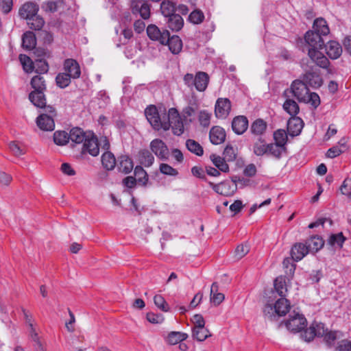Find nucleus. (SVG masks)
<instances>
[{
    "instance_id": "1",
    "label": "nucleus",
    "mask_w": 351,
    "mask_h": 351,
    "mask_svg": "<svg viewBox=\"0 0 351 351\" xmlns=\"http://www.w3.org/2000/svg\"><path fill=\"white\" fill-rule=\"evenodd\" d=\"M304 40L308 56L311 61L321 68H328L330 62L319 51L324 45L322 35L313 30H310L306 33Z\"/></svg>"
},
{
    "instance_id": "2",
    "label": "nucleus",
    "mask_w": 351,
    "mask_h": 351,
    "mask_svg": "<svg viewBox=\"0 0 351 351\" xmlns=\"http://www.w3.org/2000/svg\"><path fill=\"white\" fill-rule=\"evenodd\" d=\"M288 93H292L293 95L300 102L310 104L314 108H317L320 104L319 95L315 93H309L306 84L300 80H294L289 89H287L284 94L287 97Z\"/></svg>"
},
{
    "instance_id": "3",
    "label": "nucleus",
    "mask_w": 351,
    "mask_h": 351,
    "mask_svg": "<svg viewBox=\"0 0 351 351\" xmlns=\"http://www.w3.org/2000/svg\"><path fill=\"white\" fill-rule=\"evenodd\" d=\"M340 333L337 331H328L325 328L322 323L313 322L308 328H306L301 334V337L305 341L309 342L315 337H324L326 342L332 345L335 341L339 339Z\"/></svg>"
},
{
    "instance_id": "4",
    "label": "nucleus",
    "mask_w": 351,
    "mask_h": 351,
    "mask_svg": "<svg viewBox=\"0 0 351 351\" xmlns=\"http://www.w3.org/2000/svg\"><path fill=\"white\" fill-rule=\"evenodd\" d=\"M39 5L37 3L27 1L22 5L19 10L21 18L25 19L29 28L40 30L45 24L43 19L38 15Z\"/></svg>"
},
{
    "instance_id": "5",
    "label": "nucleus",
    "mask_w": 351,
    "mask_h": 351,
    "mask_svg": "<svg viewBox=\"0 0 351 351\" xmlns=\"http://www.w3.org/2000/svg\"><path fill=\"white\" fill-rule=\"evenodd\" d=\"M183 80L184 84L189 88H195L197 91L204 92L208 86L209 76L205 72L199 71L195 75L192 73H186Z\"/></svg>"
},
{
    "instance_id": "6",
    "label": "nucleus",
    "mask_w": 351,
    "mask_h": 351,
    "mask_svg": "<svg viewBox=\"0 0 351 351\" xmlns=\"http://www.w3.org/2000/svg\"><path fill=\"white\" fill-rule=\"evenodd\" d=\"M290 308V304L285 298L278 299L274 305L273 304H267L264 308L263 312L265 316L272 317L275 315H285Z\"/></svg>"
},
{
    "instance_id": "7",
    "label": "nucleus",
    "mask_w": 351,
    "mask_h": 351,
    "mask_svg": "<svg viewBox=\"0 0 351 351\" xmlns=\"http://www.w3.org/2000/svg\"><path fill=\"white\" fill-rule=\"evenodd\" d=\"M46 113L41 114L36 119V124L38 127L44 131H52L55 128V123L53 116H55V109L52 106H48L45 107Z\"/></svg>"
},
{
    "instance_id": "8",
    "label": "nucleus",
    "mask_w": 351,
    "mask_h": 351,
    "mask_svg": "<svg viewBox=\"0 0 351 351\" xmlns=\"http://www.w3.org/2000/svg\"><path fill=\"white\" fill-rule=\"evenodd\" d=\"M145 117L151 124V125L156 130H159L162 129L166 131L170 128V123L169 122H162L158 115L157 109L154 106H150L145 110Z\"/></svg>"
},
{
    "instance_id": "9",
    "label": "nucleus",
    "mask_w": 351,
    "mask_h": 351,
    "mask_svg": "<svg viewBox=\"0 0 351 351\" xmlns=\"http://www.w3.org/2000/svg\"><path fill=\"white\" fill-rule=\"evenodd\" d=\"M307 324L306 319L302 314L293 312L290 314L285 325L288 330L293 332H300Z\"/></svg>"
},
{
    "instance_id": "10",
    "label": "nucleus",
    "mask_w": 351,
    "mask_h": 351,
    "mask_svg": "<svg viewBox=\"0 0 351 351\" xmlns=\"http://www.w3.org/2000/svg\"><path fill=\"white\" fill-rule=\"evenodd\" d=\"M168 121L170 123L173 133L175 135L180 136L184 132V124L182 117L178 110L171 108L168 110Z\"/></svg>"
},
{
    "instance_id": "11",
    "label": "nucleus",
    "mask_w": 351,
    "mask_h": 351,
    "mask_svg": "<svg viewBox=\"0 0 351 351\" xmlns=\"http://www.w3.org/2000/svg\"><path fill=\"white\" fill-rule=\"evenodd\" d=\"M209 185L217 193L224 196L232 195L237 189V184L233 181H225L217 184L209 182Z\"/></svg>"
},
{
    "instance_id": "12",
    "label": "nucleus",
    "mask_w": 351,
    "mask_h": 351,
    "mask_svg": "<svg viewBox=\"0 0 351 351\" xmlns=\"http://www.w3.org/2000/svg\"><path fill=\"white\" fill-rule=\"evenodd\" d=\"M147 34L151 40L158 41L162 45H165L169 40V32L167 30L161 32L155 25L152 24L147 26Z\"/></svg>"
},
{
    "instance_id": "13",
    "label": "nucleus",
    "mask_w": 351,
    "mask_h": 351,
    "mask_svg": "<svg viewBox=\"0 0 351 351\" xmlns=\"http://www.w3.org/2000/svg\"><path fill=\"white\" fill-rule=\"evenodd\" d=\"M150 149L158 158L161 160L168 159L169 151L166 144L162 140L156 138L152 141Z\"/></svg>"
},
{
    "instance_id": "14",
    "label": "nucleus",
    "mask_w": 351,
    "mask_h": 351,
    "mask_svg": "<svg viewBox=\"0 0 351 351\" xmlns=\"http://www.w3.org/2000/svg\"><path fill=\"white\" fill-rule=\"evenodd\" d=\"M83 153H88L93 156H97L99 153L97 138L93 132L88 133V136L82 147Z\"/></svg>"
},
{
    "instance_id": "15",
    "label": "nucleus",
    "mask_w": 351,
    "mask_h": 351,
    "mask_svg": "<svg viewBox=\"0 0 351 351\" xmlns=\"http://www.w3.org/2000/svg\"><path fill=\"white\" fill-rule=\"evenodd\" d=\"M231 110V104L226 98H219L215 104V113L217 118L225 119Z\"/></svg>"
},
{
    "instance_id": "16",
    "label": "nucleus",
    "mask_w": 351,
    "mask_h": 351,
    "mask_svg": "<svg viewBox=\"0 0 351 351\" xmlns=\"http://www.w3.org/2000/svg\"><path fill=\"white\" fill-rule=\"evenodd\" d=\"M303 80L306 84L315 88L320 87L323 84L318 70L306 72L303 76Z\"/></svg>"
},
{
    "instance_id": "17",
    "label": "nucleus",
    "mask_w": 351,
    "mask_h": 351,
    "mask_svg": "<svg viewBox=\"0 0 351 351\" xmlns=\"http://www.w3.org/2000/svg\"><path fill=\"white\" fill-rule=\"evenodd\" d=\"M304 127V123L302 119L298 117H291L287 123V131L289 135L292 136H298L300 134Z\"/></svg>"
},
{
    "instance_id": "18",
    "label": "nucleus",
    "mask_w": 351,
    "mask_h": 351,
    "mask_svg": "<svg viewBox=\"0 0 351 351\" xmlns=\"http://www.w3.org/2000/svg\"><path fill=\"white\" fill-rule=\"evenodd\" d=\"M64 69L73 79L80 77L81 74L78 62L73 59H66L64 62Z\"/></svg>"
},
{
    "instance_id": "19",
    "label": "nucleus",
    "mask_w": 351,
    "mask_h": 351,
    "mask_svg": "<svg viewBox=\"0 0 351 351\" xmlns=\"http://www.w3.org/2000/svg\"><path fill=\"white\" fill-rule=\"evenodd\" d=\"M327 55L331 59H337L342 53V47L340 44L335 40H330L325 45Z\"/></svg>"
},
{
    "instance_id": "20",
    "label": "nucleus",
    "mask_w": 351,
    "mask_h": 351,
    "mask_svg": "<svg viewBox=\"0 0 351 351\" xmlns=\"http://www.w3.org/2000/svg\"><path fill=\"white\" fill-rule=\"evenodd\" d=\"M210 142L214 145H219L224 142L226 139V132L224 130L219 126L213 127L209 133Z\"/></svg>"
},
{
    "instance_id": "21",
    "label": "nucleus",
    "mask_w": 351,
    "mask_h": 351,
    "mask_svg": "<svg viewBox=\"0 0 351 351\" xmlns=\"http://www.w3.org/2000/svg\"><path fill=\"white\" fill-rule=\"evenodd\" d=\"M248 126V121L245 117L239 116L235 117L232 122V128L237 134H242L245 132Z\"/></svg>"
},
{
    "instance_id": "22",
    "label": "nucleus",
    "mask_w": 351,
    "mask_h": 351,
    "mask_svg": "<svg viewBox=\"0 0 351 351\" xmlns=\"http://www.w3.org/2000/svg\"><path fill=\"white\" fill-rule=\"evenodd\" d=\"M90 132H84L79 128H74L71 130L69 135L70 141L75 144L84 143Z\"/></svg>"
},
{
    "instance_id": "23",
    "label": "nucleus",
    "mask_w": 351,
    "mask_h": 351,
    "mask_svg": "<svg viewBox=\"0 0 351 351\" xmlns=\"http://www.w3.org/2000/svg\"><path fill=\"white\" fill-rule=\"evenodd\" d=\"M117 167L119 171L127 174L133 169L134 164L129 156L123 155L119 157Z\"/></svg>"
},
{
    "instance_id": "24",
    "label": "nucleus",
    "mask_w": 351,
    "mask_h": 351,
    "mask_svg": "<svg viewBox=\"0 0 351 351\" xmlns=\"http://www.w3.org/2000/svg\"><path fill=\"white\" fill-rule=\"evenodd\" d=\"M308 247L302 243H296L291 249L292 258L295 261L302 260L308 253Z\"/></svg>"
},
{
    "instance_id": "25",
    "label": "nucleus",
    "mask_w": 351,
    "mask_h": 351,
    "mask_svg": "<svg viewBox=\"0 0 351 351\" xmlns=\"http://www.w3.org/2000/svg\"><path fill=\"white\" fill-rule=\"evenodd\" d=\"M168 27L173 31L180 30L184 25V21L180 14H175L168 16Z\"/></svg>"
},
{
    "instance_id": "26",
    "label": "nucleus",
    "mask_w": 351,
    "mask_h": 351,
    "mask_svg": "<svg viewBox=\"0 0 351 351\" xmlns=\"http://www.w3.org/2000/svg\"><path fill=\"white\" fill-rule=\"evenodd\" d=\"M324 242L321 237L314 236L307 240L306 246L309 252H317L324 246Z\"/></svg>"
},
{
    "instance_id": "27",
    "label": "nucleus",
    "mask_w": 351,
    "mask_h": 351,
    "mask_svg": "<svg viewBox=\"0 0 351 351\" xmlns=\"http://www.w3.org/2000/svg\"><path fill=\"white\" fill-rule=\"evenodd\" d=\"M36 45V38L32 32H27L23 34L22 37V46L27 50L33 49Z\"/></svg>"
},
{
    "instance_id": "28",
    "label": "nucleus",
    "mask_w": 351,
    "mask_h": 351,
    "mask_svg": "<svg viewBox=\"0 0 351 351\" xmlns=\"http://www.w3.org/2000/svg\"><path fill=\"white\" fill-rule=\"evenodd\" d=\"M282 107L284 110L291 115V117H295L300 111V108L297 102L289 98L285 100Z\"/></svg>"
},
{
    "instance_id": "29",
    "label": "nucleus",
    "mask_w": 351,
    "mask_h": 351,
    "mask_svg": "<svg viewBox=\"0 0 351 351\" xmlns=\"http://www.w3.org/2000/svg\"><path fill=\"white\" fill-rule=\"evenodd\" d=\"M168 44L169 50L173 54H178L180 52L182 48V42L179 36H173L172 37L169 36L166 44Z\"/></svg>"
},
{
    "instance_id": "30",
    "label": "nucleus",
    "mask_w": 351,
    "mask_h": 351,
    "mask_svg": "<svg viewBox=\"0 0 351 351\" xmlns=\"http://www.w3.org/2000/svg\"><path fill=\"white\" fill-rule=\"evenodd\" d=\"M267 147L268 143L263 138L260 137L254 143L253 152L256 156H261L267 154Z\"/></svg>"
},
{
    "instance_id": "31",
    "label": "nucleus",
    "mask_w": 351,
    "mask_h": 351,
    "mask_svg": "<svg viewBox=\"0 0 351 351\" xmlns=\"http://www.w3.org/2000/svg\"><path fill=\"white\" fill-rule=\"evenodd\" d=\"M101 162L103 167L107 170H112L117 164L114 156L110 152L103 154Z\"/></svg>"
},
{
    "instance_id": "32",
    "label": "nucleus",
    "mask_w": 351,
    "mask_h": 351,
    "mask_svg": "<svg viewBox=\"0 0 351 351\" xmlns=\"http://www.w3.org/2000/svg\"><path fill=\"white\" fill-rule=\"evenodd\" d=\"M285 147H282L278 143H268L266 155H269L278 159L281 157L282 154L285 152Z\"/></svg>"
},
{
    "instance_id": "33",
    "label": "nucleus",
    "mask_w": 351,
    "mask_h": 351,
    "mask_svg": "<svg viewBox=\"0 0 351 351\" xmlns=\"http://www.w3.org/2000/svg\"><path fill=\"white\" fill-rule=\"evenodd\" d=\"M218 285L216 282L213 283L210 288V302L215 306H218L224 300V295L218 293Z\"/></svg>"
},
{
    "instance_id": "34",
    "label": "nucleus",
    "mask_w": 351,
    "mask_h": 351,
    "mask_svg": "<svg viewBox=\"0 0 351 351\" xmlns=\"http://www.w3.org/2000/svg\"><path fill=\"white\" fill-rule=\"evenodd\" d=\"M29 99L36 107H46V101L43 92H31L29 95Z\"/></svg>"
},
{
    "instance_id": "35",
    "label": "nucleus",
    "mask_w": 351,
    "mask_h": 351,
    "mask_svg": "<svg viewBox=\"0 0 351 351\" xmlns=\"http://www.w3.org/2000/svg\"><path fill=\"white\" fill-rule=\"evenodd\" d=\"M267 129V123L263 119L255 120L250 127L251 132L256 136H261L264 134Z\"/></svg>"
},
{
    "instance_id": "36",
    "label": "nucleus",
    "mask_w": 351,
    "mask_h": 351,
    "mask_svg": "<svg viewBox=\"0 0 351 351\" xmlns=\"http://www.w3.org/2000/svg\"><path fill=\"white\" fill-rule=\"evenodd\" d=\"M313 30L321 35L325 36L329 33V28L326 21L322 19H317L313 23Z\"/></svg>"
},
{
    "instance_id": "37",
    "label": "nucleus",
    "mask_w": 351,
    "mask_h": 351,
    "mask_svg": "<svg viewBox=\"0 0 351 351\" xmlns=\"http://www.w3.org/2000/svg\"><path fill=\"white\" fill-rule=\"evenodd\" d=\"M187 334L180 332H171L167 338V342L171 345H176L186 339Z\"/></svg>"
},
{
    "instance_id": "38",
    "label": "nucleus",
    "mask_w": 351,
    "mask_h": 351,
    "mask_svg": "<svg viewBox=\"0 0 351 351\" xmlns=\"http://www.w3.org/2000/svg\"><path fill=\"white\" fill-rule=\"evenodd\" d=\"M69 141V135L65 131H56L53 134V141L58 145H65Z\"/></svg>"
},
{
    "instance_id": "39",
    "label": "nucleus",
    "mask_w": 351,
    "mask_h": 351,
    "mask_svg": "<svg viewBox=\"0 0 351 351\" xmlns=\"http://www.w3.org/2000/svg\"><path fill=\"white\" fill-rule=\"evenodd\" d=\"M140 163L146 167L152 165L154 162V157L148 150H143L139 153Z\"/></svg>"
},
{
    "instance_id": "40",
    "label": "nucleus",
    "mask_w": 351,
    "mask_h": 351,
    "mask_svg": "<svg viewBox=\"0 0 351 351\" xmlns=\"http://www.w3.org/2000/svg\"><path fill=\"white\" fill-rule=\"evenodd\" d=\"M274 288L281 298H285L287 291L285 277L279 276L276 278L274 281Z\"/></svg>"
},
{
    "instance_id": "41",
    "label": "nucleus",
    "mask_w": 351,
    "mask_h": 351,
    "mask_svg": "<svg viewBox=\"0 0 351 351\" xmlns=\"http://www.w3.org/2000/svg\"><path fill=\"white\" fill-rule=\"evenodd\" d=\"M31 86L34 89L33 92H43L46 88L45 81L43 77L36 75L31 80Z\"/></svg>"
},
{
    "instance_id": "42",
    "label": "nucleus",
    "mask_w": 351,
    "mask_h": 351,
    "mask_svg": "<svg viewBox=\"0 0 351 351\" xmlns=\"http://www.w3.org/2000/svg\"><path fill=\"white\" fill-rule=\"evenodd\" d=\"M25 315L26 317V322L29 326V332L31 335L32 339H33V341H34L36 343L38 348H40V350H43V346L39 341L38 335L36 331L35 328L34 327V324H33L32 318L29 317L26 313H25Z\"/></svg>"
},
{
    "instance_id": "43",
    "label": "nucleus",
    "mask_w": 351,
    "mask_h": 351,
    "mask_svg": "<svg viewBox=\"0 0 351 351\" xmlns=\"http://www.w3.org/2000/svg\"><path fill=\"white\" fill-rule=\"evenodd\" d=\"M210 158L213 163L217 167L220 171L223 172H228L229 171V167L226 164L225 159L222 158L216 154H211Z\"/></svg>"
},
{
    "instance_id": "44",
    "label": "nucleus",
    "mask_w": 351,
    "mask_h": 351,
    "mask_svg": "<svg viewBox=\"0 0 351 351\" xmlns=\"http://www.w3.org/2000/svg\"><path fill=\"white\" fill-rule=\"evenodd\" d=\"M161 12L164 16L168 17L171 14H175L176 6L170 1H163L160 5Z\"/></svg>"
},
{
    "instance_id": "45",
    "label": "nucleus",
    "mask_w": 351,
    "mask_h": 351,
    "mask_svg": "<svg viewBox=\"0 0 351 351\" xmlns=\"http://www.w3.org/2000/svg\"><path fill=\"white\" fill-rule=\"evenodd\" d=\"M210 336L211 335L209 330L205 327L193 328V337L197 341H203Z\"/></svg>"
},
{
    "instance_id": "46",
    "label": "nucleus",
    "mask_w": 351,
    "mask_h": 351,
    "mask_svg": "<svg viewBox=\"0 0 351 351\" xmlns=\"http://www.w3.org/2000/svg\"><path fill=\"white\" fill-rule=\"evenodd\" d=\"M346 240L341 232L330 235L328 239V243L335 247L341 248Z\"/></svg>"
},
{
    "instance_id": "47",
    "label": "nucleus",
    "mask_w": 351,
    "mask_h": 351,
    "mask_svg": "<svg viewBox=\"0 0 351 351\" xmlns=\"http://www.w3.org/2000/svg\"><path fill=\"white\" fill-rule=\"evenodd\" d=\"M186 145L191 152L194 153L197 156H202L203 154V148L197 141L189 139L186 142Z\"/></svg>"
},
{
    "instance_id": "48",
    "label": "nucleus",
    "mask_w": 351,
    "mask_h": 351,
    "mask_svg": "<svg viewBox=\"0 0 351 351\" xmlns=\"http://www.w3.org/2000/svg\"><path fill=\"white\" fill-rule=\"evenodd\" d=\"M134 174L136 180L145 185L148 181V175L141 166H136L134 169Z\"/></svg>"
},
{
    "instance_id": "49",
    "label": "nucleus",
    "mask_w": 351,
    "mask_h": 351,
    "mask_svg": "<svg viewBox=\"0 0 351 351\" xmlns=\"http://www.w3.org/2000/svg\"><path fill=\"white\" fill-rule=\"evenodd\" d=\"M19 60L23 66V70L26 73H32L34 69V62L32 60L25 54L19 56Z\"/></svg>"
},
{
    "instance_id": "50",
    "label": "nucleus",
    "mask_w": 351,
    "mask_h": 351,
    "mask_svg": "<svg viewBox=\"0 0 351 351\" xmlns=\"http://www.w3.org/2000/svg\"><path fill=\"white\" fill-rule=\"evenodd\" d=\"M72 77L67 73H59L56 78L57 85L60 88H65L71 83Z\"/></svg>"
},
{
    "instance_id": "51",
    "label": "nucleus",
    "mask_w": 351,
    "mask_h": 351,
    "mask_svg": "<svg viewBox=\"0 0 351 351\" xmlns=\"http://www.w3.org/2000/svg\"><path fill=\"white\" fill-rule=\"evenodd\" d=\"M274 138L276 143L285 147L287 142V134L284 130H278L274 134Z\"/></svg>"
},
{
    "instance_id": "52",
    "label": "nucleus",
    "mask_w": 351,
    "mask_h": 351,
    "mask_svg": "<svg viewBox=\"0 0 351 351\" xmlns=\"http://www.w3.org/2000/svg\"><path fill=\"white\" fill-rule=\"evenodd\" d=\"M211 117L212 114L209 111L206 110H200L198 115L200 125L203 127H208L210 123Z\"/></svg>"
},
{
    "instance_id": "53",
    "label": "nucleus",
    "mask_w": 351,
    "mask_h": 351,
    "mask_svg": "<svg viewBox=\"0 0 351 351\" xmlns=\"http://www.w3.org/2000/svg\"><path fill=\"white\" fill-rule=\"evenodd\" d=\"M154 302L155 305L161 311L164 312H168L169 311L168 304L161 295H156L154 298Z\"/></svg>"
},
{
    "instance_id": "54",
    "label": "nucleus",
    "mask_w": 351,
    "mask_h": 351,
    "mask_svg": "<svg viewBox=\"0 0 351 351\" xmlns=\"http://www.w3.org/2000/svg\"><path fill=\"white\" fill-rule=\"evenodd\" d=\"M339 190L342 195L348 196L351 199V178H346L341 185Z\"/></svg>"
},
{
    "instance_id": "55",
    "label": "nucleus",
    "mask_w": 351,
    "mask_h": 351,
    "mask_svg": "<svg viewBox=\"0 0 351 351\" xmlns=\"http://www.w3.org/2000/svg\"><path fill=\"white\" fill-rule=\"evenodd\" d=\"M159 170L161 173L167 176H176L178 174V171L176 169L166 163H161Z\"/></svg>"
},
{
    "instance_id": "56",
    "label": "nucleus",
    "mask_w": 351,
    "mask_h": 351,
    "mask_svg": "<svg viewBox=\"0 0 351 351\" xmlns=\"http://www.w3.org/2000/svg\"><path fill=\"white\" fill-rule=\"evenodd\" d=\"M204 19V15L203 12L200 10H194L193 11L189 17V21L193 24H199L201 23Z\"/></svg>"
},
{
    "instance_id": "57",
    "label": "nucleus",
    "mask_w": 351,
    "mask_h": 351,
    "mask_svg": "<svg viewBox=\"0 0 351 351\" xmlns=\"http://www.w3.org/2000/svg\"><path fill=\"white\" fill-rule=\"evenodd\" d=\"M250 251V247L247 244H241L235 250L234 254L237 259L244 257Z\"/></svg>"
},
{
    "instance_id": "58",
    "label": "nucleus",
    "mask_w": 351,
    "mask_h": 351,
    "mask_svg": "<svg viewBox=\"0 0 351 351\" xmlns=\"http://www.w3.org/2000/svg\"><path fill=\"white\" fill-rule=\"evenodd\" d=\"M60 1L51 0L44 3L43 9L45 12H54L57 10Z\"/></svg>"
},
{
    "instance_id": "59",
    "label": "nucleus",
    "mask_w": 351,
    "mask_h": 351,
    "mask_svg": "<svg viewBox=\"0 0 351 351\" xmlns=\"http://www.w3.org/2000/svg\"><path fill=\"white\" fill-rule=\"evenodd\" d=\"M34 68L36 69V72L40 73H45L48 71L49 66L45 60H43L40 59L36 60Z\"/></svg>"
},
{
    "instance_id": "60",
    "label": "nucleus",
    "mask_w": 351,
    "mask_h": 351,
    "mask_svg": "<svg viewBox=\"0 0 351 351\" xmlns=\"http://www.w3.org/2000/svg\"><path fill=\"white\" fill-rule=\"evenodd\" d=\"M236 152L233 147L227 145L223 151L224 159L228 161H233L236 158Z\"/></svg>"
},
{
    "instance_id": "61",
    "label": "nucleus",
    "mask_w": 351,
    "mask_h": 351,
    "mask_svg": "<svg viewBox=\"0 0 351 351\" xmlns=\"http://www.w3.org/2000/svg\"><path fill=\"white\" fill-rule=\"evenodd\" d=\"M147 319L152 324H161L164 321V317L161 314L149 313L147 314Z\"/></svg>"
},
{
    "instance_id": "62",
    "label": "nucleus",
    "mask_w": 351,
    "mask_h": 351,
    "mask_svg": "<svg viewBox=\"0 0 351 351\" xmlns=\"http://www.w3.org/2000/svg\"><path fill=\"white\" fill-rule=\"evenodd\" d=\"M196 108L192 106H187L182 109V118L187 120L188 117L193 116L195 113Z\"/></svg>"
},
{
    "instance_id": "63",
    "label": "nucleus",
    "mask_w": 351,
    "mask_h": 351,
    "mask_svg": "<svg viewBox=\"0 0 351 351\" xmlns=\"http://www.w3.org/2000/svg\"><path fill=\"white\" fill-rule=\"evenodd\" d=\"M337 351H351V341L342 340L338 343Z\"/></svg>"
},
{
    "instance_id": "64",
    "label": "nucleus",
    "mask_w": 351,
    "mask_h": 351,
    "mask_svg": "<svg viewBox=\"0 0 351 351\" xmlns=\"http://www.w3.org/2000/svg\"><path fill=\"white\" fill-rule=\"evenodd\" d=\"M10 150L16 156L23 155L25 152L18 144L12 142L9 144Z\"/></svg>"
}]
</instances>
